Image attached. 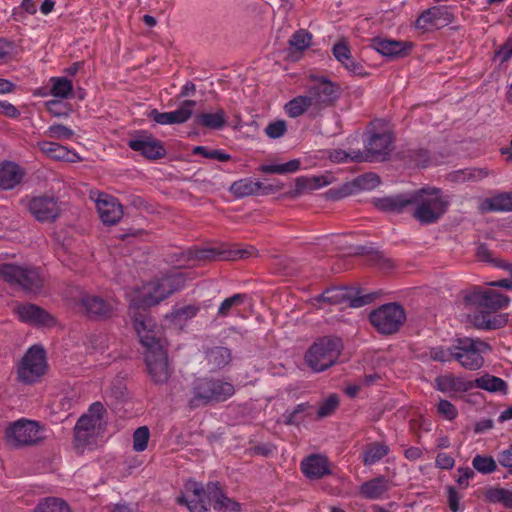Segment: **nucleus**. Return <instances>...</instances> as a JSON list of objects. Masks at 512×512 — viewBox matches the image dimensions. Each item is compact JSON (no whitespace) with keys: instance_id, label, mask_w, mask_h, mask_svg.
Returning <instances> with one entry per match:
<instances>
[{"instance_id":"obj_32","label":"nucleus","mask_w":512,"mask_h":512,"mask_svg":"<svg viewBox=\"0 0 512 512\" xmlns=\"http://www.w3.org/2000/svg\"><path fill=\"white\" fill-rule=\"evenodd\" d=\"M194 122L210 130H221L226 126L227 116L223 109L214 112H201L195 116Z\"/></svg>"},{"instance_id":"obj_58","label":"nucleus","mask_w":512,"mask_h":512,"mask_svg":"<svg viewBox=\"0 0 512 512\" xmlns=\"http://www.w3.org/2000/svg\"><path fill=\"white\" fill-rule=\"evenodd\" d=\"M495 59H499L500 63H506L512 58V36L495 51Z\"/></svg>"},{"instance_id":"obj_57","label":"nucleus","mask_w":512,"mask_h":512,"mask_svg":"<svg viewBox=\"0 0 512 512\" xmlns=\"http://www.w3.org/2000/svg\"><path fill=\"white\" fill-rule=\"evenodd\" d=\"M437 412L447 420L457 417V408L448 400L441 399L437 405Z\"/></svg>"},{"instance_id":"obj_42","label":"nucleus","mask_w":512,"mask_h":512,"mask_svg":"<svg viewBox=\"0 0 512 512\" xmlns=\"http://www.w3.org/2000/svg\"><path fill=\"white\" fill-rule=\"evenodd\" d=\"M206 358L214 368H222L231 361V351L226 347H213L206 352Z\"/></svg>"},{"instance_id":"obj_36","label":"nucleus","mask_w":512,"mask_h":512,"mask_svg":"<svg viewBox=\"0 0 512 512\" xmlns=\"http://www.w3.org/2000/svg\"><path fill=\"white\" fill-rule=\"evenodd\" d=\"M483 497L490 504H501L505 508H512V490L488 487L483 491Z\"/></svg>"},{"instance_id":"obj_59","label":"nucleus","mask_w":512,"mask_h":512,"mask_svg":"<svg viewBox=\"0 0 512 512\" xmlns=\"http://www.w3.org/2000/svg\"><path fill=\"white\" fill-rule=\"evenodd\" d=\"M332 52L334 57L342 64L344 62H347V60H349V57L351 56L350 47L346 41L337 42L333 46Z\"/></svg>"},{"instance_id":"obj_35","label":"nucleus","mask_w":512,"mask_h":512,"mask_svg":"<svg viewBox=\"0 0 512 512\" xmlns=\"http://www.w3.org/2000/svg\"><path fill=\"white\" fill-rule=\"evenodd\" d=\"M390 452L389 446L384 442H372L366 445L362 453L364 466H371L382 460Z\"/></svg>"},{"instance_id":"obj_3","label":"nucleus","mask_w":512,"mask_h":512,"mask_svg":"<svg viewBox=\"0 0 512 512\" xmlns=\"http://www.w3.org/2000/svg\"><path fill=\"white\" fill-rule=\"evenodd\" d=\"M364 150L354 151V159L364 161H385L394 150L395 135L391 124L385 119L369 122L364 133Z\"/></svg>"},{"instance_id":"obj_33","label":"nucleus","mask_w":512,"mask_h":512,"mask_svg":"<svg viewBox=\"0 0 512 512\" xmlns=\"http://www.w3.org/2000/svg\"><path fill=\"white\" fill-rule=\"evenodd\" d=\"M482 212L512 211V191L486 198L480 205Z\"/></svg>"},{"instance_id":"obj_46","label":"nucleus","mask_w":512,"mask_h":512,"mask_svg":"<svg viewBox=\"0 0 512 512\" xmlns=\"http://www.w3.org/2000/svg\"><path fill=\"white\" fill-rule=\"evenodd\" d=\"M300 168V161L297 159L288 161L284 164L261 165L259 171L266 174H286L294 173Z\"/></svg>"},{"instance_id":"obj_44","label":"nucleus","mask_w":512,"mask_h":512,"mask_svg":"<svg viewBox=\"0 0 512 512\" xmlns=\"http://www.w3.org/2000/svg\"><path fill=\"white\" fill-rule=\"evenodd\" d=\"M311 408L309 403H300L292 411H286L283 414V423L285 425H299L307 416H310L308 410Z\"/></svg>"},{"instance_id":"obj_11","label":"nucleus","mask_w":512,"mask_h":512,"mask_svg":"<svg viewBox=\"0 0 512 512\" xmlns=\"http://www.w3.org/2000/svg\"><path fill=\"white\" fill-rule=\"evenodd\" d=\"M40 440V426L36 421L23 418L5 430V441L12 447L30 446Z\"/></svg>"},{"instance_id":"obj_10","label":"nucleus","mask_w":512,"mask_h":512,"mask_svg":"<svg viewBox=\"0 0 512 512\" xmlns=\"http://www.w3.org/2000/svg\"><path fill=\"white\" fill-rule=\"evenodd\" d=\"M47 362L45 350L40 346H32L22 358L18 366V379L24 383H35L46 373Z\"/></svg>"},{"instance_id":"obj_41","label":"nucleus","mask_w":512,"mask_h":512,"mask_svg":"<svg viewBox=\"0 0 512 512\" xmlns=\"http://www.w3.org/2000/svg\"><path fill=\"white\" fill-rule=\"evenodd\" d=\"M339 86L324 77H314L309 86L312 96H332Z\"/></svg>"},{"instance_id":"obj_30","label":"nucleus","mask_w":512,"mask_h":512,"mask_svg":"<svg viewBox=\"0 0 512 512\" xmlns=\"http://www.w3.org/2000/svg\"><path fill=\"white\" fill-rule=\"evenodd\" d=\"M23 176V170L16 163L4 161L0 164V188L13 189L21 182Z\"/></svg>"},{"instance_id":"obj_54","label":"nucleus","mask_w":512,"mask_h":512,"mask_svg":"<svg viewBox=\"0 0 512 512\" xmlns=\"http://www.w3.org/2000/svg\"><path fill=\"white\" fill-rule=\"evenodd\" d=\"M323 177H299L296 179V191L302 192L306 189H316L325 185Z\"/></svg>"},{"instance_id":"obj_43","label":"nucleus","mask_w":512,"mask_h":512,"mask_svg":"<svg viewBox=\"0 0 512 512\" xmlns=\"http://www.w3.org/2000/svg\"><path fill=\"white\" fill-rule=\"evenodd\" d=\"M247 299L248 295L245 293H237L225 298L218 308L217 315L222 318L229 316L233 310L244 304Z\"/></svg>"},{"instance_id":"obj_40","label":"nucleus","mask_w":512,"mask_h":512,"mask_svg":"<svg viewBox=\"0 0 512 512\" xmlns=\"http://www.w3.org/2000/svg\"><path fill=\"white\" fill-rule=\"evenodd\" d=\"M33 512H71V508L61 498L46 497L39 501Z\"/></svg>"},{"instance_id":"obj_18","label":"nucleus","mask_w":512,"mask_h":512,"mask_svg":"<svg viewBox=\"0 0 512 512\" xmlns=\"http://www.w3.org/2000/svg\"><path fill=\"white\" fill-rule=\"evenodd\" d=\"M96 209L101 221L106 225H115L123 216V208L118 199L106 193L99 194Z\"/></svg>"},{"instance_id":"obj_22","label":"nucleus","mask_w":512,"mask_h":512,"mask_svg":"<svg viewBox=\"0 0 512 512\" xmlns=\"http://www.w3.org/2000/svg\"><path fill=\"white\" fill-rule=\"evenodd\" d=\"M393 486L394 484L390 479L385 476H378L362 483L359 487V493L369 500L385 499Z\"/></svg>"},{"instance_id":"obj_52","label":"nucleus","mask_w":512,"mask_h":512,"mask_svg":"<svg viewBox=\"0 0 512 512\" xmlns=\"http://www.w3.org/2000/svg\"><path fill=\"white\" fill-rule=\"evenodd\" d=\"M453 344L450 347L436 346L429 349V358L438 362H449L454 360Z\"/></svg>"},{"instance_id":"obj_5","label":"nucleus","mask_w":512,"mask_h":512,"mask_svg":"<svg viewBox=\"0 0 512 512\" xmlns=\"http://www.w3.org/2000/svg\"><path fill=\"white\" fill-rule=\"evenodd\" d=\"M412 205H415L413 217L421 224L437 222L446 212L449 201L437 188L420 189L411 192Z\"/></svg>"},{"instance_id":"obj_26","label":"nucleus","mask_w":512,"mask_h":512,"mask_svg":"<svg viewBox=\"0 0 512 512\" xmlns=\"http://www.w3.org/2000/svg\"><path fill=\"white\" fill-rule=\"evenodd\" d=\"M208 500L217 512H240V504L223 493L218 482L208 483Z\"/></svg>"},{"instance_id":"obj_23","label":"nucleus","mask_w":512,"mask_h":512,"mask_svg":"<svg viewBox=\"0 0 512 512\" xmlns=\"http://www.w3.org/2000/svg\"><path fill=\"white\" fill-rule=\"evenodd\" d=\"M372 47L382 55L394 58L408 55L413 44L407 41L389 40L376 37L372 39Z\"/></svg>"},{"instance_id":"obj_15","label":"nucleus","mask_w":512,"mask_h":512,"mask_svg":"<svg viewBox=\"0 0 512 512\" xmlns=\"http://www.w3.org/2000/svg\"><path fill=\"white\" fill-rule=\"evenodd\" d=\"M26 207L40 222L54 221L60 214L59 202L51 196H37L28 200Z\"/></svg>"},{"instance_id":"obj_50","label":"nucleus","mask_w":512,"mask_h":512,"mask_svg":"<svg viewBox=\"0 0 512 512\" xmlns=\"http://www.w3.org/2000/svg\"><path fill=\"white\" fill-rule=\"evenodd\" d=\"M150 432L147 426L138 427L133 433V449L143 452L148 446Z\"/></svg>"},{"instance_id":"obj_47","label":"nucleus","mask_w":512,"mask_h":512,"mask_svg":"<svg viewBox=\"0 0 512 512\" xmlns=\"http://www.w3.org/2000/svg\"><path fill=\"white\" fill-rule=\"evenodd\" d=\"M50 82H52V87L50 89L51 96H69L73 92V83L66 77H52Z\"/></svg>"},{"instance_id":"obj_6","label":"nucleus","mask_w":512,"mask_h":512,"mask_svg":"<svg viewBox=\"0 0 512 512\" xmlns=\"http://www.w3.org/2000/svg\"><path fill=\"white\" fill-rule=\"evenodd\" d=\"M342 349L341 339L322 337L310 346L304 359L312 371L322 372L336 364Z\"/></svg>"},{"instance_id":"obj_12","label":"nucleus","mask_w":512,"mask_h":512,"mask_svg":"<svg viewBox=\"0 0 512 512\" xmlns=\"http://www.w3.org/2000/svg\"><path fill=\"white\" fill-rule=\"evenodd\" d=\"M182 287L179 275H169L156 282H150L143 287L141 303L144 306H154Z\"/></svg>"},{"instance_id":"obj_51","label":"nucleus","mask_w":512,"mask_h":512,"mask_svg":"<svg viewBox=\"0 0 512 512\" xmlns=\"http://www.w3.org/2000/svg\"><path fill=\"white\" fill-rule=\"evenodd\" d=\"M339 406V397L337 394H331L319 406L317 417L319 419L331 416Z\"/></svg>"},{"instance_id":"obj_64","label":"nucleus","mask_w":512,"mask_h":512,"mask_svg":"<svg viewBox=\"0 0 512 512\" xmlns=\"http://www.w3.org/2000/svg\"><path fill=\"white\" fill-rule=\"evenodd\" d=\"M356 182L363 189H372L380 183V179L376 174L368 173L358 177Z\"/></svg>"},{"instance_id":"obj_19","label":"nucleus","mask_w":512,"mask_h":512,"mask_svg":"<svg viewBox=\"0 0 512 512\" xmlns=\"http://www.w3.org/2000/svg\"><path fill=\"white\" fill-rule=\"evenodd\" d=\"M435 388L450 397H455L474 388V383L462 376L448 372L435 378Z\"/></svg>"},{"instance_id":"obj_28","label":"nucleus","mask_w":512,"mask_h":512,"mask_svg":"<svg viewBox=\"0 0 512 512\" xmlns=\"http://www.w3.org/2000/svg\"><path fill=\"white\" fill-rule=\"evenodd\" d=\"M16 313L23 322L35 325H50L54 323V318L50 314L34 304L18 305Z\"/></svg>"},{"instance_id":"obj_62","label":"nucleus","mask_w":512,"mask_h":512,"mask_svg":"<svg viewBox=\"0 0 512 512\" xmlns=\"http://www.w3.org/2000/svg\"><path fill=\"white\" fill-rule=\"evenodd\" d=\"M458 477L456 483L460 489H466L469 487V480L475 476L473 469L470 467H459L457 469Z\"/></svg>"},{"instance_id":"obj_20","label":"nucleus","mask_w":512,"mask_h":512,"mask_svg":"<svg viewBox=\"0 0 512 512\" xmlns=\"http://www.w3.org/2000/svg\"><path fill=\"white\" fill-rule=\"evenodd\" d=\"M195 104L196 102L193 100H186L175 111L159 112L154 109L150 112L149 117L161 125L182 124L189 120L192 116Z\"/></svg>"},{"instance_id":"obj_63","label":"nucleus","mask_w":512,"mask_h":512,"mask_svg":"<svg viewBox=\"0 0 512 512\" xmlns=\"http://www.w3.org/2000/svg\"><path fill=\"white\" fill-rule=\"evenodd\" d=\"M446 490L449 509L452 512H458L460 510L462 495L453 486H447Z\"/></svg>"},{"instance_id":"obj_13","label":"nucleus","mask_w":512,"mask_h":512,"mask_svg":"<svg viewBox=\"0 0 512 512\" xmlns=\"http://www.w3.org/2000/svg\"><path fill=\"white\" fill-rule=\"evenodd\" d=\"M353 292L349 287H332L317 296L315 301L330 305L348 304L350 307L358 308L371 303L374 299L371 294L354 296Z\"/></svg>"},{"instance_id":"obj_2","label":"nucleus","mask_w":512,"mask_h":512,"mask_svg":"<svg viewBox=\"0 0 512 512\" xmlns=\"http://www.w3.org/2000/svg\"><path fill=\"white\" fill-rule=\"evenodd\" d=\"M466 307L479 309L473 316V323L478 329H498L503 327L507 318L504 315H492L496 311L508 306L509 298L491 289H482L473 286L462 292Z\"/></svg>"},{"instance_id":"obj_38","label":"nucleus","mask_w":512,"mask_h":512,"mask_svg":"<svg viewBox=\"0 0 512 512\" xmlns=\"http://www.w3.org/2000/svg\"><path fill=\"white\" fill-rule=\"evenodd\" d=\"M474 387L489 391V392H499L502 394H506L508 390L507 383L496 376L485 374L479 378H476L474 381Z\"/></svg>"},{"instance_id":"obj_39","label":"nucleus","mask_w":512,"mask_h":512,"mask_svg":"<svg viewBox=\"0 0 512 512\" xmlns=\"http://www.w3.org/2000/svg\"><path fill=\"white\" fill-rule=\"evenodd\" d=\"M489 175V171L485 168H465L454 171L448 175L449 179L453 182H466V181H480Z\"/></svg>"},{"instance_id":"obj_17","label":"nucleus","mask_w":512,"mask_h":512,"mask_svg":"<svg viewBox=\"0 0 512 512\" xmlns=\"http://www.w3.org/2000/svg\"><path fill=\"white\" fill-rule=\"evenodd\" d=\"M79 305L85 314L92 318H109L114 311L113 301L93 294H83L80 297Z\"/></svg>"},{"instance_id":"obj_31","label":"nucleus","mask_w":512,"mask_h":512,"mask_svg":"<svg viewBox=\"0 0 512 512\" xmlns=\"http://www.w3.org/2000/svg\"><path fill=\"white\" fill-rule=\"evenodd\" d=\"M446 15V19L451 16L450 13L444 11L442 7L434 6L424 10L417 18L415 27L423 32L431 31L438 28V20Z\"/></svg>"},{"instance_id":"obj_16","label":"nucleus","mask_w":512,"mask_h":512,"mask_svg":"<svg viewBox=\"0 0 512 512\" xmlns=\"http://www.w3.org/2000/svg\"><path fill=\"white\" fill-rule=\"evenodd\" d=\"M127 145L133 151L139 152L142 156L150 160L161 159L166 154L163 143L147 133H141L129 139Z\"/></svg>"},{"instance_id":"obj_48","label":"nucleus","mask_w":512,"mask_h":512,"mask_svg":"<svg viewBox=\"0 0 512 512\" xmlns=\"http://www.w3.org/2000/svg\"><path fill=\"white\" fill-rule=\"evenodd\" d=\"M473 468L481 474H491L497 470V463L492 456L477 454L472 460Z\"/></svg>"},{"instance_id":"obj_53","label":"nucleus","mask_w":512,"mask_h":512,"mask_svg":"<svg viewBox=\"0 0 512 512\" xmlns=\"http://www.w3.org/2000/svg\"><path fill=\"white\" fill-rule=\"evenodd\" d=\"M66 98H54L46 103L48 111L57 117L67 116L71 107L64 101Z\"/></svg>"},{"instance_id":"obj_25","label":"nucleus","mask_w":512,"mask_h":512,"mask_svg":"<svg viewBox=\"0 0 512 512\" xmlns=\"http://www.w3.org/2000/svg\"><path fill=\"white\" fill-rule=\"evenodd\" d=\"M301 471L309 479H320L331 474L329 461L326 456L313 454L301 462Z\"/></svg>"},{"instance_id":"obj_61","label":"nucleus","mask_w":512,"mask_h":512,"mask_svg":"<svg viewBox=\"0 0 512 512\" xmlns=\"http://www.w3.org/2000/svg\"><path fill=\"white\" fill-rule=\"evenodd\" d=\"M407 157L415 162L416 165L423 167L428 164L430 159L428 150L423 148L409 150Z\"/></svg>"},{"instance_id":"obj_27","label":"nucleus","mask_w":512,"mask_h":512,"mask_svg":"<svg viewBox=\"0 0 512 512\" xmlns=\"http://www.w3.org/2000/svg\"><path fill=\"white\" fill-rule=\"evenodd\" d=\"M37 146L41 152L53 160L66 161L71 163H75L81 160L75 151L70 150L57 142L44 140L38 142Z\"/></svg>"},{"instance_id":"obj_55","label":"nucleus","mask_w":512,"mask_h":512,"mask_svg":"<svg viewBox=\"0 0 512 512\" xmlns=\"http://www.w3.org/2000/svg\"><path fill=\"white\" fill-rule=\"evenodd\" d=\"M287 131V125L284 120H276L270 122L266 128L265 133L271 139H277L282 137Z\"/></svg>"},{"instance_id":"obj_56","label":"nucleus","mask_w":512,"mask_h":512,"mask_svg":"<svg viewBox=\"0 0 512 512\" xmlns=\"http://www.w3.org/2000/svg\"><path fill=\"white\" fill-rule=\"evenodd\" d=\"M46 134L50 138L62 140L70 139L73 136L74 132L64 125L57 124L50 126Z\"/></svg>"},{"instance_id":"obj_60","label":"nucleus","mask_w":512,"mask_h":512,"mask_svg":"<svg viewBox=\"0 0 512 512\" xmlns=\"http://www.w3.org/2000/svg\"><path fill=\"white\" fill-rule=\"evenodd\" d=\"M328 157L334 163H345L348 161L362 162V160L354 159V151L351 153H347L342 149H334L330 151Z\"/></svg>"},{"instance_id":"obj_8","label":"nucleus","mask_w":512,"mask_h":512,"mask_svg":"<svg viewBox=\"0 0 512 512\" xmlns=\"http://www.w3.org/2000/svg\"><path fill=\"white\" fill-rule=\"evenodd\" d=\"M0 278L33 293L40 291L44 284L43 278L35 268L7 263L0 264Z\"/></svg>"},{"instance_id":"obj_7","label":"nucleus","mask_w":512,"mask_h":512,"mask_svg":"<svg viewBox=\"0 0 512 512\" xmlns=\"http://www.w3.org/2000/svg\"><path fill=\"white\" fill-rule=\"evenodd\" d=\"M491 351V346L479 339L460 337L453 341V356L464 369L476 371L484 365V354Z\"/></svg>"},{"instance_id":"obj_1","label":"nucleus","mask_w":512,"mask_h":512,"mask_svg":"<svg viewBox=\"0 0 512 512\" xmlns=\"http://www.w3.org/2000/svg\"><path fill=\"white\" fill-rule=\"evenodd\" d=\"M134 328L144 348V362L150 380L156 385L166 384L173 374V367L161 330L150 316L143 314L134 317Z\"/></svg>"},{"instance_id":"obj_37","label":"nucleus","mask_w":512,"mask_h":512,"mask_svg":"<svg viewBox=\"0 0 512 512\" xmlns=\"http://www.w3.org/2000/svg\"><path fill=\"white\" fill-rule=\"evenodd\" d=\"M312 39V34L305 29H299L295 31L288 42L289 56L293 57V55L296 53L301 54L304 50L311 46Z\"/></svg>"},{"instance_id":"obj_49","label":"nucleus","mask_w":512,"mask_h":512,"mask_svg":"<svg viewBox=\"0 0 512 512\" xmlns=\"http://www.w3.org/2000/svg\"><path fill=\"white\" fill-rule=\"evenodd\" d=\"M312 105V98H292L286 105L285 111L290 117H298Z\"/></svg>"},{"instance_id":"obj_45","label":"nucleus","mask_w":512,"mask_h":512,"mask_svg":"<svg viewBox=\"0 0 512 512\" xmlns=\"http://www.w3.org/2000/svg\"><path fill=\"white\" fill-rule=\"evenodd\" d=\"M199 310L200 308L194 304L174 306L166 317L171 321H188L194 318L198 314Z\"/></svg>"},{"instance_id":"obj_24","label":"nucleus","mask_w":512,"mask_h":512,"mask_svg":"<svg viewBox=\"0 0 512 512\" xmlns=\"http://www.w3.org/2000/svg\"><path fill=\"white\" fill-rule=\"evenodd\" d=\"M230 192L238 197H247L251 195H267L274 192L271 185L265 186L260 181H254L251 178L240 179L232 183Z\"/></svg>"},{"instance_id":"obj_4","label":"nucleus","mask_w":512,"mask_h":512,"mask_svg":"<svg viewBox=\"0 0 512 512\" xmlns=\"http://www.w3.org/2000/svg\"><path fill=\"white\" fill-rule=\"evenodd\" d=\"M107 410L97 401L92 403L87 412L77 420L73 432V446L80 454L97 447L98 439L107 426Z\"/></svg>"},{"instance_id":"obj_29","label":"nucleus","mask_w":512,"mask_h":512,"mask_svg":"<svg viewBox=\"0 0 512 512\" xmlns=\"http://www.w3.org/2000/svg\"><path fill=\"white\" fill-rule=\"evenodd\" d=\"M213 404L208 377L196 378L191 387L188 405L191 409Z\"/></svg>"},{"instance_id":"obj_21","label":"nucleus","mask_w":512,"mask_h":512,"mask_svg":"<svg viewBox=\"0 0 512 512\" xmlns=\"http://www.w3.org/2000/svg\"><path fill=\"white\" fill-rule=\"evenodd\" d=\"M372 204L381 212L400 214L412 205L411 193L375 197L372 199Z\"/></svg>"},{"instance_id":"obj_9","label":"nucleus","mask_w":512,"mask_h":512,"mask_svg":"<svg viewBox=\"0 0 512 512\" xmlns=\"http://www.w3.org/2000/svg\"><path fill=\"white\" fill-rule=\"evenodd\" d=\"M369 319L378 332L389 335L400 329L406 319V315L400 305L389 303L372 311Z\"/></svg>"},{"instance_id":"obj_14","label":"nucleus","mask_w":512,"mask_h":512,"mask_svg":"<svg viewBox=\"0 0 512 512\" xmlns=\"http://www.w3.org/2000/svg\"><path fill=\"white\" fill-rule=\"evenodd\" d=\"M186 494L176 498V503L186 506L190 512H210L208 500V484L204 488L201 483L188 481L185 485Z\"/></svg>"},{"instance_id":"obj_34","label":"nucleus","mask_w":512,"mask_h":512,"mask_svg":"<svg viewBox=\"0 0 512 512\" xmlns=\"http://www.w3.org/2000/svg\"><path fill=\"white\" fill-rule=\"evenodd\" d=\"M213 403H220L231 398L235 393L232 383L219 378H208Z\"/></svg>"}]
</instances>
